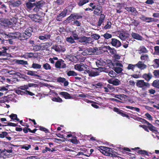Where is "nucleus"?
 I'll return each mask as SVG.
<instances>
[{
	"instance_id": "nucleus-1",
	"label": "nucleus",
	"mask_w": 159,
	"mask_h": 159,
	"mask_svg": "<svg viewBox=\"0 0 159 159\" xmlns=\"http://www.w3.org/2000/svg\"><path fill=\"white\" fill-rule=\"evenodd\" d=\"M93 69L95 70V71L88 70H86L85 72L90 76L91 77H94L99 75L100 72H108V70L105 67H99L98 68H94Z\"/></svg>"
},
{
	"instance_id": "nucleus-2",
	"label": "nucleus",
	"mask_w": 159,
	"mask_h": 159,
	"mask_svg": "<svg viewBox=\"0 0 159 159\" xmlns=\"http://www.w3.org/2000/svg\"><path fill=\"white\" fill-rule=\"evenodd\" d=\"M33 31V29L31 27L28 28L25 30L24 33L20 34L19 36L20 39L24 40L29 38L31 36Z\"/></svg>"
},
{
	"instance_id": "nucleus-3",
	"label": "nucleus",
	"mask_w": 159,
	"mask_h": 159,
	"mask_svg": "<svg viewBox=\"0 0 159 159\" xmlns=\"http://www.w3.org/2000/svg\"><path fill=\"white\" fill-rule=\"evenodd\" d=\"M99 148L100 151L104 155L111 157L114 156L113 154L114 151L112 148L104 146H101Z\"/></svg>"
},
{
	"instance_id": "nucleus-4",
	"label": "nucleus",
	"mask_w": 159,
	"mask_h": 159,
	"mask_svg": "<svg viewBox=\"0 0 159 159\" xmlns=\"http://www.w3.org/2000/svg\"><path fill=\"white\" fill-rule=\"evenodd\" d=\"M79 41L80 43H83L84 45L91 43L92 42L91 38L85 36L80 37Z\"/></svg>"
},
{
	"instance_id": "nucleus-5",
	"label": "nucleus",
	"mask_w": 159,
	"mask_h": 159,
	"mask_svg": "<svg viewBox=\"0 0 159 159\" xmlns=\"http://www.w3.org/2000/svg\"><path fill=\"white\" fill-rule=\"evenodd\" d=\"M13 25V23L7 19L0 18V26L6 27L11 26Z\"/></svg>"
},
{
	"instance_id": "nucleus-6",
	"label": "nucleus",
	"mask_w": 159,
	"mask_h": 159,
	"mask_svg": "<svg viewBox=\"0 0 159 159\" xmlns=\"http://www.w3.org/2000/svg\"><path fill=\"white\" fill-rule=\"evenodd\" d=\"M87 67L88 66L82 63L76 64L75 66V70L80 71L84 70L85 73H87L85 71L87 70Z\"/></svg>"
},
{
	"instance_id": "nucleus-7",
	"label": "nucleus",
	"mask_w": 159,
	"mask_h": 159,
	"mask_svg": "<svg viewBox=\"0 0 159 159\" xmlns=\"http://www.w3.org/2000/svg\"><path fill=\"white\" fill-rule=\"evenodd\" d=\"M113 70L117 73H120L123 70V65L119 62H116L114 63Z\"/></svg>"
},
{
	"instance_id": "nucleus-8",
	"label": "nucleus",
	"mask_w": 159,
	"mask_h": 159,
	"mask_svg": "<svg viewBox=\"0 0 159 159\" xmlns=\"http://www.w3.org/2000/svg\"><path fill=\"white\" fill-rule=\"evenodd\" d=\"M136 85L139 88H142L143 89H144L146 87H149L150 86L149 83L145 82L143 80H142L137 81Z\"/></svg>"
},
{
	"instance_id": "nucleus-9",
	"label": "nucleus",
	"mask_w": 159,
	"mask_h": 159,
	"mask_svg": "<svg viewBox=\"0 0 159 159\" xmlns=\"http://www.w3.org/2000/svg\"><path fill=\"white\" fill-rule=\"evenodd\" d=\"M45 3L43 0H41L35 3V7L33 10L35 12H37L45 4Z\"/></svg>"
},
{
	"instance_id": "nucleus-10",
	"label": "nucleus",
	"mask_w": 159,
	"mask_h": 159,
	"mask_svg": "<svg viewBox=\"0 0 159 159\" xmlns=\"http://www.w3.org/2000/svg\"><path fill=\"white\" fill-rule=\"evenodd\" d=\"M51 48L59 53L61 52H64L66 51L65 48L64 46L57 44L53 45L51 47Z\"/></svg>"
},
{
	"instance_id": "nucleus-11",
	"label": "nucleus",
	"mask_w": 159,
	"mask_h": 159,
	"mask_svg": "<svg viewBox=\"0 0 159 159\" xmlns=\"http://www.w3.org/2000/svg\"><path fill=\"white\" fill-rule=\"evenodd\" d=\"M55 66L57 68H66V65L64 63L63 61L61 59H60L55 63Z\"/></svg>"
},
{
	"instance_id": "nucleus-12",
	"label": "nucleus",
	"mask_w": 159,
	"mask_h": 159,
	"mask_svg": "<svg viewBox=\"0 0 159 159\" xmlns=\"http://www.w3.org/2000/svg\"><path fill=\"white\" fill-rule=\"evenodd\" d=\"M28 16L32 20L35 22L40 23L42 21L40 16L38 15L31 14L29 15Z\"/></svg>"
},
{
	"instance_id": "nucleus-13",
	"label": "nucleus",
	"mask_w": 159,
	"mask_h": 159,
	"mask_svg": "<svg viewBox=\"0 0 159 159\" xmlns=\"http://www.w3.org/2000/svg\"><path fill=\"white\" fill-rule=\"evenodd\" d=\"M111 43L112 45L116 48H118L121 46V44L120 41L116 39H112Z\"/></svg>"
},
{
	"instance_id": "nucleus-14",
	"label": "nucleus",
	"mask_w": 159,
	"mask_h": 159,
	"mask_svg": "<svg viewBox=\"0 0 159 159\" xmlns=\"http://www.w3.org/2000/svg\"><path fill=\"white\" fill-rule=\"evenodd\" d=\"M125 9L127 11L131 12L133 15L136 16L138 14V11L134 7H125Z\"/></svg>"
},
{
	"instance_id": "nucleus-15",
	"label": "nucleus",
	"mask_w": 159,
	"mask_h": 159,
	"mask_svg": "<svg viewBox=\"0 0 159 159\" xmlns=\"http://www.w3.org/2000/svg\"><path fill=\"white\" fill-rule=\"evenodd\" d=\"M82 16L79 15L78 14L73 15L71 14L69 17L66 19V20L70 21L72 20V21L75 20L76 19H79L82 18Z\"/></svg>"
},
{
	"instance_id": "nucleus-16",
	"label": "nucleus",
	"mask_w": 159,
	"mask_h": 159,
	"mask_svg": "<svg viewBox=\"0 0 159 159\" xmlns=\"http://www.w3.org/2000/svg\"><path fill=\"white\" fill-rule=\"evenodd\" d=\"M114 111L118 114L124 117H126L129 119V116L125 113L123 111L121 110L118 108H115Z\"/></svg>"
},
{
	"instance_id": "nucleus-17",
	"label": "nucleus",
	"mask_w": 159,
	"mask_h": 159,
	"mask_svg": "<svg viewBox=\"0 0 159 159\" xmlns=\"http://www.w3.org/2000/svg\"><path fill=\"white\" fill-rule=\"evenodd\" d=\"M118 34V37L122 40H125L128 37V34L124 31H120Z\"/></svg>"
},
{
	"instance_id": "nucleus-18",
	"label": "nucleus",
	"mask_w": 159,
	"mask_h": 159,
	"mask_svg": "<svg viewBox=\"0 0 159 159\" xmlns=\"http://www.w3.org/2000/svg\"><path fill=\"white\" fill-rule=\"evenodd\" d=\"M136 66L139 69L143 70L145 69L147 67V65L144 63V62L141 61H139L137 63L135 64Z\"/></svg>"
},
{
	"instance_id": "nucleus-19",
	"label": "nucleus",
	"mask_w": 159,
	"mask_h": 159,
	"mask_svg": "<svg viewBox=\"0 0 159 159\" xmlns=\"http://www.w3.org/2000/svg\"><path fill=\"white\" fill-rule=\"evenodd\" d=\"M104 89V92H111L114 91L115 88L113 86L109 84L107 85V87H103Z\"/></svg>"
},
{
	"instance_id": "nucleus-20",
	"label": "nucleus",
	"mask_w": 159,
	"mask_h": 159,
	"mask_svg": "<svg viewBox=\"0 0 159 159\" xmlns=\"http://www.w3.org/2000/svg\"><path fill=\"white\" fill-rule=\"evenodd\" d=\"M57 81L59 83H63L65 86H67L69 84L68 82L64 78L59 77L57 79Z\"/></svg>"
},
{
	"instance_id": "nucleus-21",
	"label": "nucleus",
	"mask_w": 159,
	"mask_h": 159,
	"mask_svg": "<svg viewBox=\"0 0 159 159\" xmlns=\"http://www.w3.org/2000/svg\"><path fill=\"white\" fill-rule=\"evenodd\" d=\"M94 9V13L95 15L98 16L102 13V7L97 6Z\"/></svg>"
},
{
	"instance_id": "nucleus-22",
	"label": "nucleus",
	"mask_w": 159,
	"mask_h": 159,
	"mask_svg": "<svg viewBox=\"0 0 159 159\" xmlns=\"http://www.w3.org/2000/svg\"><path fill=\"white\" fill-rule=\"evenodd\" d=\"M105 18V16L104 14H101L100 15V17L99 18L98 22V26H100L102 23L104 22Z\"/></svg>"
},
{
	"instance_id": "nucleus-23",
	"label": "nucleus",
	"mask_w": 159,
	"mask_h": 159,
	"mask_svg": "<svg viewBox=\"0 0 159 159\" xmlns=\"http://www.w3.org/2000/svg\"><path fill=\"white\" fill-rule=\"evenodd\" d=\"M141 61L143 62H148L149 61V56L147 54L142 55L140 57Z\"/></svg>"
},
{
	"instance_id": "nucleus-24",
	"label": "nucleus",
	"mask_w": 159,
	"mask_h": 159,
	"mask_svg": "<svg viewBox=\"0 0 159 159\" xmlns=\"http://www.w3.org/2000/svg\"><path fill=\"white\" fill-rule=\"evenodd\" d=\"M59 94L62 96L66 99H69L72 98V97L70 96V94L67 92H60Z\"/></svg>"
},
{
	"instance_id": "nucleus-25",
	"label": "nucleus",
	"mask_w": 159,
	"mask_h": 159,
	"mask_svg": "<svg viewBox=\"0 0 159 159\" xmlns=\"http://www.w3.org/2000/svg\"><path fill=\"white\" fill-rule=\"evenodd\" d=\"M138 51L139 54L147 53L148 52L146 48L143 46H140L139 48Z\"/></svg>"
},
{
	"instance_id": "nucleus-26",
	"label": "nucleus",
	"mask_w": 159,
	"mask_h": 159,
	"mask_svg": "<svg viewBox=\"0 0 159 159\" xmlns=\"http://www.w3.org/2000/svg\"><path fill=\"white\" fill-rule=\"evenodd\" d=\"M26 71H27L26 73L28 75L38 77H40L39 75L36 74V73H37L36 71L30 70H27Z\"/></svg>"
},
{
	"instance_id": "nucleus-27",
	"label": "nucleus",
	"mask_w": 159,
	"mask_h": 159,
	"mask_svg": "<svg viewBox=\"0 0 159 159\" xmlns=\"http://www.w3.org/2000/svg\"><path fill=\"white\" fill-rule=\"evenodd\" d=\"M51 35L49 34H45L43 35H39V39L41 40L46 41L50 38Z\"/></svg>"
},
{
	"instance_id": "nucleus-28",
	"label": "nucleus",
	"mask_w": 159,
	"mask_h": 159,
	"mask_svg": "<svg viewBox=\"0 0 159 159\" xmlns=\"http://www.w3.org/2000/svg\"><path fill=\"white\" fill-rule=\"evenodd\" d=\"M143 77L146 80L149 81L152 78V75L150 73L148 74L145 73L143 75Z\"/></svg>"
},
{
	"instance_id": "nucleus-29",
	"label": "nucleus",
	"mask_w": 159,
	"mask_h": 159,
	"mask_svg": "<svg viewBox=\"0 0 159 159\" xmlns=\"http://www.w3.org/2000/svg\"><path fill=\"white\" fill-rule=\"evenodd\" d=\"M0 56H4L6 55L7 53L6 51L8 50V48H6L5 47H3L2 48H0Z\"/></svg>"
},
{
	"instance_id": "nucleus-30",
	"label": "nucleus",
	"mask_w": 159,
	"mask_h": 159,
	"mask_svg": "<svg viewBox=\"0 0 159 159\" xmlns=\"http://www.w3.org/2000/svg\"><path fill=\"white\" fill-rule=\"evenodd\" d=\"M131 34L132 37L134 39L139 40H142V37L138 34L132 33Z\"/></svg>"
},
{
	"instance_id": "nucleus-31",
	"label": "nucleus",
	"mask_w": 159,
	"mask_h": 159,
	"mask_svg": "<svg viewBox=\"0 0 159 159\" xmlns=\"http://www.w3.org/2000/svg\"><path fill=\"white\" fill-rule=\"evenodd\" d=\"M41 46V50L45 49L47 48L50 46V44L49 43H42L40 45Z\"/></svg>"
},
{
	"instance_id": "nucleus-32",
	"label": "nucleus",
	"mask_w": 159,
	"mask_h": 159,
	"mask_svg": "<svg viewBox=\"0 0 159 159\" xmlns=\"http://www.w3.org/2000/svg\"><path fill=\"white\" fill-rule=\"evenodd\" d=\"M28 94L30 96L34 95V94L33 93L28 90H21V95Z\"/></svg>"
},
{
	"instance_id": "nucleus-33",
	"label": "nucleus",
	"mask_w": 159,
	"mask_h": 159,
	"mask_svg": "<svg viewBox=\"0 0 159 159\" xmlns=\"http://www.w3.org/2000/svg\"><path fill=\"white\" fill-rule=\"evenodd\" d=\"M106 48L108 50L109 52L111 54L114 55L116 53V51L114 48H111L108 46H106Z\"/></svg>"
},
{
	"instance_id": "nucleus-34",
	"label": "nucleus",
	"mask_w": 159,
	"mask_h": 159,
	"mask_svg": "<svg viewBox=\"0 0 159 159\" xmlns=\"http://www.w3.org/2000/svg\"><path fill=\"white\" fill-rule=\"evenodd\" d=\"M34 54L32 52L26 53L25 55H23V57L28 59L29 58H31L34 57Z\"/></svg>"
},
{
	"instance_id": "nucleus-35",
	"label": "nucleus",
	"mask_w": 159,
	"mask_h": 159,
	"mask_svg": "<svg viewBox=\"0 0 159 159\" xmlns=\"http://www.w3.org/2000/svg\"><path fill=\"white\" fill-rule=\"evenodd\" d=\"M109 82L115 86L118 85H119L120 83V81L117 79H115L114 80H113L111 83Z\"/></svg>"
},
{
	"instance_id": "nucleus-36",
	"label": "nucleus",
	"mask_w": 159,
	"mask_h": 159,
	"mask_svg": "<svg viewBox=\"0 0 159 159\" xmlns=\"http://www.w3.org/2000/svg\"><path fill=\"white\" fill-rule=\"evenodd\" d=\"M74 40L75 39H73V37L71 36L67 37L66 39V41H67L68 43L71 44L75 43V42Z\"/></svg>"
},
{
	"instance_id": "nucleus-37",
	"label": "nucleus",
	"mask_w": 159,
	"mask_h": 159,
	"mask_svg": "<svg viewBox=\"0 0 159 159\" xmlns=\"http://www.w3.org/2000/svg\"><path fill=\"white\" fill-rule=\"evenodd\" d=\"M92 54H97L98 53V48L96 47L90 48Z\"/></svg>"
},
{
	"instance_id": "nucleus-38",
	"label": "nucleus",
	"mask_w": 159,
	"mask_h": 159,
	"mask_svg": "<svg viewBox=\"0 0 159 159\" xmlns=\"http://www.w3.org/2000/svg\"><path fill=\"white\" fill-rule=\"evenodd\" d=\"M16 63L22 65H28V62L27 61H24L23 60H17L16 61Z\"/></svg>"
},
{
	"instance_id": "nucleus-39",
	"label": "nucleus",
	"mask_w": 159,
	"mask_h": 159,
	"mask_svg": "<svg viewBox=\"0 0 159 159\" xmlns=\"http://www.w3.org/2000/svg\"><path fill=\"white\" fill-rule=\"evenodd\" d=\"M89 2V0H80L78 3L79 6H81Z\"/></svg>"
},
{
	"instance_id": "nucleus-40",
	"label": "nucleus",
	"mask_w": 159,
	"mask_h": 159,
	"mask_svg": "<svg viewBox=\"0 0 159 159\" xmlns=\"http://www.w3.org/2000/svg\"><path fill=\"white\" fill-rule=\"evenodd\" d=\"M67 74L68 76H76L77 75V74L74 71L70 70L68 72Z\"/></svg>"
},
{
	"instance_id": "nucleus-41",
	"label": "nucleus",
	"mask_w": 159,
	"mask_h": 159,
	"mask_svg": "<svg viewBox=\"0 0 159 159\" xmlns=\"http://www.w3.org/2000/svg\"><path fill=\"white\" fill-rule=\"evenodd\" d=\"M26 5L27 7L29 9H31L35 6V3H32L29 2L26 3Z\"/></svg>"
},
{
	"instance_id": "nucleus-42",
	"label": "nucleus",
	"mask_w": 159,
	"mask_h": 159,
	"mask_svg": "<svg viewBox=\"0 0 159 159\" xmlns=\"http://www.w3.org/2000/svg\"><path fill=\"white\" fill-rule=\"evenodd\" d=\"M152 85L153 87L159 89V80H155L153 82Z\"/></svg>"
},
{
	"instance_id": "nucleus-43",
	"label": "nucleus",
	"mask_w": 159,
	"mask_h": 159,
	"mask_svg": "<svg viewBox=\"0 0 159 159\" xmlns=\"http://www.w3.org/2000/svg\"><path fill=\"white\" fill-rule=\"evenodd\" d=\"M41 65L36 63H33L32 64L31 67L34 69H39L41 68Z\"/></svg>"
},
{
	"instance_id": "nucleus-44",
	"label": "nucleus",
	"mask_w": 159,
	"mask_h": 159,
	"mask_svg": "<svg viewBox=\"0 0 159 159\" xmlns=\"http://www.w3.org/2000/svg\"><path fill=\"white\" fill-rule=\"evenodd\" d=\"M52 100L53 101L57 102H62V99L59 97H58L57 98H52Z\"/></svg>"
},
{
	"instance_id": "nucleus-45",
	"label": "nucleus",
	"mask_w": 159,
	"mask_h": 159,
	"mask_svg": "<svg viewBox=\"0 0 159 159\" xmlns=\"http://www.w3.org/2000/svg\"><path fill=\"white\" fill-rule=\"evenodd\" d=\"M43 67L46 70H50L51 69L50 65L47 63L43 65Z\"/></svg>"
},
{
	"instance_id": "nucleus-46",
	"label": "nucleus",
	"mask_w": 159,
	"mask_h": 159,
	"mask_svg": "<svg viewBox=\"0 0 159 159\" xmlns=\"http://www.w3.org/2000/svg\"><path fill=\"white\" fill-rule=\"evenodd\" d=\"M148 125V127L150 130H154L155 129V127L153 126L151 123H149L148 121L147 122L146 124Z\"/></svg>"
},
{
	"instance_id": "nucleus-47",
	"label": "nucleus",
	"mask_w": 159,
	"mask_h": 159,
	"mask_svg": "<svg viewBox=\"0 0 159 159\" xmlns=\"http://www.w3.org/2000/svg\"><path fill=\"white\" fill-rule=\"evenodd\" d=\"M21 2L20 1L18 0L11 3V5L13 7H18L21 4Z\"/></svg>"
},
{
	"instance_id": "nucleus-48",
	"label": "nucleus",
	"mask_w": 159,
	"mask_h": 159,
	"mask_svg": "<svg viewBox=\"0 0 159 159\" xmlns=\"http://www.w3.org/2000/svg\"><path fill=\"white\" fill-rule=\"evenodd\" d=\"M154 54L159 55V46H155L154 47Z\"/></svg>"
},
{
	"instance_id": "nucleus-49",
	"label": "nucleus",
	"mask_w": 159,
	"mask_h": 159,
	"mask_svg": "<svg viewBox=\"0 0 159 159\" xmlns=\"http://www.w3.org/2000/svg\"><path fill=\"white\" fill-rule=\"evenodd\" d=\"M109 75L112 77H116V74L113 70H111L110 71H108Z\"/></svg>"
},
{
	"instance_id": "nucleus-50",
	"label": "nucleus",
	"mask_w": 159,
	"mask_h": 159,
	"mask_svg": "<svg viewBox=\"0 0 159 159\" xmlns=\"http://www.w3.org/2000/svg\"><path fill=\"white\" fill-rule=\"evenodd\" d=\"M102 36L105 39H108L111 38L112 37V35L109 33H106L102 35Z\"/></svg>"
},
{
	"instance_id": "nucleus-51",
	"label": "nucleus",
	"mask_w": 159,
	"mask_h": 159,
	"mask_svg": "<svg viewBox=\"0 0 159 159\" xmlns=\"http://www.w3.org/2000/svg\"><path fill=\"white\" fill-rule=\"evenodd\" d=\"M10 117L12 120H16L18 121L19 120V119L17 118V116L16 114H12L10 115Z\"/></svg>"
},
{
	"instance_id": "nucleus-52",
	"label": "nucleus",
	"mask_w": 159,
	"mask_h": 159,
	"mask_svg": "<svg viewBox=\"0 0 159 159\" xmlns=\"http://www.w3.org/2000/svg\"><path fill=\"white\" fill-rule=\"evenodd\" d=\"M92 38L94 39L95 40H97L99 39L100 38V36L99 35L97 34H93L91 35Z\"/></svg>"
},
{
	"instance_id": "nucleus-53",
	"label": "nucleus",
	"mask_w": 159,
	"mask_h": 159,
	"mask_svg": "<svg viewBox=\"0 0 159 159\" xmlns=\"http://www.w3.org/2000/svg\"><path fill=\"white\" fill-rule=\"evenodd\" d=\"M0 8L3 9L5 12H7V7L4 4H2V2H0Z\"/></svg>"
},
{
	"instance_id": "nucleus-54",
	"label": "nucleus",
	"mask_w": 159,
	"mask_h": 159,
	"mask_svg": "<svg viewBox=\"0 0 159 159\" xmlns=\"http://www.w3.org/2000/svg\"><path fill=\"white\" fill-rule=\"evenodd\" d=\"M153 62L154 63V65L157 68L159 67V59H155L153 61Z\"/></svg>"
},
{
	"instance_id": "nucleus-55",
	"label": "nucleus",
	"mask_w": 159,
	"mask_h": 159,
	"mask_svg": "<svg viewBox=\"0 0 159 159\" xmlns=\"http://www.w3.org/2000/svg\"><path fill=\"white\" fill-rule=\"evenodd\" d=\"M8 135V133L6 132H2L1 134H0V138H3L7 137Z\"/></svg>"
},
{
	"instance_id": "nucleus-56",
	"label": "nucleus",
	"mask_w": 159,
	"mask_h": 159,
	"mask_svg": "<svg viewBox=\"0 0 159 159\" xmlns=\"http://www.w3.org/2000/svg\"><path fill=\"white\" fill-rule=\"evenodd\" d=\"M68 141L74 144H77L78 142L76 137H74L73 139H69Z\"/></svg>"
},
{
	"instance_id": "nucleus-57",
	"label": "nucleus",
	"mask_w": 159,
	"mask_h": 159,
	"mask_svg": "<svg viewBox=\"0 0 159 159\" xmlns=\"http://www.w3.org/2000/svg\"><path fill=\"white\" fill-rule=\"evenodd\" d=\"M33 49L34 51H38L41 50V46L40 45H36L35 46H33Z\"/></svg>"
},
{
	"instance_id": "nucleus-58",
	"label": "nucleus",
	"mask_w": 159,
	"mask_h": 159,
	"mask_svg": "<svg viewBox=\"0 0 159 159\" xmlns=\"http://www.w3.org/2000/svg\"><path fill=\"white\" fill-rule=\"evenodd\" d=\"M138 152L139 153L144 154L148 156L149 155L148 154V152L145 150H140L138 151Z\"/></svg>"
},
{
	"instance_id": "nucleus-59",
	"label": "nucleus",
	"mask_w": 159,
	"mask_h": 159,
	"mask_svg": "<svg viewBox=\"0 0 159 159\" xmlns=\"http://www.w3.org/2000/svg\"><path fill=\"white\" fill-rule=\"evenodd\" d=\"M135 66V64L133 65L132 64H129L127 67V69L128 70H134Z\"/></svg>"
},
{
	"instance_id": "nucleus-60",
	"label": "nucleus",
	"mask_w": 159,
	"mask_h": 159,
	"mask_svg": "<svg viewBox=\"0 0 159 159\" xmlns=\"http://www.w3.org/2000/svg\"><path fill=\"white\" fill-rule=\"evenodd\" d=\"M5 35H7V36L9 38H11L13 39L16 38V37L14 35V34L13 33H10L8 34H5Z\"/></svg>"
},
{
	"instance_id": "nucleus-61",
	"label": "nucleus",
	"mask_w": 159,
	"mask_h": 159,
	"mask_svg": "<svg viewBox=\"0 0 159 159\" xmlns=\"http://www.w3.org/2000/svg\"><path fill=\"white\" fill-rule=\"evenodd\" d=\"M154 75L157 78H159V70H155L153 72Z\"/></svg>"
},
{
	"instance_id": "nucleus-62",
	"label": "nucleus",
	"mask_w": 159,
	"mask_h": 159,
	"mask_svg": "<svg viewBox=\"0 0 159 159\" xmlns=\"http://www.w3.org/2000/svg\"><path fill=\"white\" fill-rule=\"evenodd\" d=\"M131 24L136 26H137L139 23V22L134 19H131Z\"/></svg>"
},
{
	"instance_id": "nucleus-63",
	"label": "nucleus",
	"mask_w": 159,
	"mask_h": 159,
	"mask_svg": "<svg viewBox=\"0 0 159 159\" xmlns=\"http://www.w3.org/2000/svg\"><path fill=\"white\" fill-rule=\"evenodd\" d=\"M103 85V84L102 82H99L97 84H94L93 85V86H94L96 88H100Z\"/></svg>"
},
{
	"instance_id": "nucleus-64",
	"label": "nucleus",
	"mask_w": 159,
	"mask_h": 159,
	"mask_svg": "<svg viewBox=\"0 0 159 159\" xmlns=\"http://www.w3.org/2000/svg\"><path fill=\"white\" fill-rule=\"evenodd\" d=\"M145 116L147 117V119L149 120L152 121L153 120L152 117L148 113H147L145 114Z\"/></svg>"
}]
</instances>
